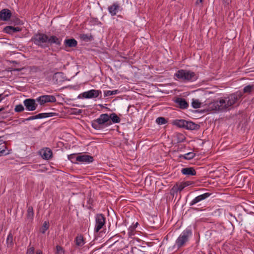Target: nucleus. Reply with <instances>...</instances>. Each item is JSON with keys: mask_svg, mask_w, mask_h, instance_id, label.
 Returning <instances> with one entry per match:
<instances>
[{"mask_svg": "<svg viewBox=\"0 0 254 254\" xmlns=\"http://www.w3.org/2000/svg\"><path fill=\"white\" fill-rule=\"evenodd\" d=\"M111 125V121L109 120L108 114L106 113L101 114L99 118L91 122L92 127L97 130L103 129Z\"/></svg>", "mask_w": 254, "mask_h": 254, "instance_id": "f03ea898", "label": "nucleus"}, {"mask_svg": "<svg viewBox=\"0 0 254 254\" xmlns=\"http://www.w3.org/2000/svg\"><path fill=\"white\" fill-rule=\"evenodd\" d=\"M175 76L179 79L187 81H194L198 78L194 72L184 69L179 70L175 73Z\"/></svg>", "mask_w": 254, "mask_h": 254, "instance_id": "20e7f679", "label": "nucleus"}, {"mask_svg": "<svg viewBox=\"0 0 254 254\" xmlns=\"http://www.w3.org/2000/svg\"><path fill=\"white\" fill-rule=\"evenodd\" d=\"M42 157L45 160L51 159L53 155V152L49 148H45L40 152Z\"/></svg>", "mask_w": 254, "mask_h": 254, "instance_id": "4468645a", "label": "nucleus"}, {"mask_svg": "<svg viewBox=\"0 0 254 254\" xmlns=\"http://www.w3.org/2000/svg\"><path fill=\"white\" fill-rule=\"evenodd\" d=\"M63 73L62 72H58L54 74L53 79L56 84H59L63 81Z\"/></svg>", "mask_w": 254, "mask_h": 254, "instance_id": "4be33fe9", "label": "nucleus"}, {"mask_svg": "<svg viewBox=\"0 0 254 254\" xmlns=\"http://www.w3.org/2000/svg\"><path fill=\"white\" fill-rule=\"evenodd\" d=\"M36 254H43L41 251L38 250L37 251Z\"/></svg>", "mask_w": 254, "mask_h": 254, "instance_id": "603ef678", "label": "nucleus"}, {"mask_svg": "<svg viewBox=\"0 0 254 254\" xmlns=\"http://www.w3.org/2000/svg\"><path fill=\"white\" fill-rule=\"evenodd\" d=\"M183 183H184V184L185 185V187H186L187 186H188L190 185L189 182H184Z\"/></svg>", "mask_w": 254, "mask_h": 254, "instance_id": "8fccbe9b", "label": "nucleus"}, {"mask_svg": "<svg viewBox=\"0 0 254 254\" xmlns=\"http://www.w3.org/2000/svg\"><path fill=\"white\" fill-rule=\"evenodd\" d=\"M64 251L63 248L59 245L56 246V251L55 254H64Z\"/></svg>", "mask_w": 254, "mask_h": 254, "instance_id": "f704fd0d", "label": "nucleus"}, {"mask_svg": "<svg viewBox=\"0 0 254 254\" xmlns=\"http://www.w3.org/2000/svg\"><path fill=\"white\" fill-rule=\"evenodd\" d=\"M36 100L41 105H43L47 103H55L56 102V98L54 95H45L37 98Z\"/></svg>", "mask_w": 254, "mask_h": 254, "instance_id": "6e6552de", "label": "nucleus"}, {"mask_svg": "<svg viewBox=\"0 0 254 254\" xmlns=\"http://www.w3.org/2000/svg\"><path fill=\"white\" fill-rule=\"evenodd\" d=\"M225 6H228L231 3V0H222Z\"/></svg>", "mask_w": 254, "mask_h": 254, "instance_id": "79ce46f5", "label": "nucleus"}, {"mask_svg": "<svg viewBox=\"0 0 254 254\" xmlns=\"http://www.w3.org/2000/svg\"><path fill=\"white\" fill-rule=\"evenodd\" d=\"M35 249L33 247L29 248L27 251L26 254H34Z\"/></svg>", "mask_w": 254, "mask_h": 254, "instance_id": "58836bf2", "label": "nucleus"}, {"mask_svg": "<svg viewBox=\"0 0 254 254\" xmlns=\"http://www.w3.org/2000/svg\"><path fill=\"white\" fill-rule=\"evenodd\" d=\"M242 96V92L238 91L228 95L224 98H221L219 100L211 102L208 105V110L216 111H226L229 107L237 103Z\"/></svg>", "mask_w": 254, "mask_h": 254, "instance_id": "f257e3e1", "label": "nucleus"}, {"mask_svg": "<svg viewBox=\"0 0 254 254\" xmlns=\"http://www.w3.org/2000/svg\"><path fill=\"white\" fill-rule=\"evenodd\" d=\"M35 119H36L35 116H33L25 119V121H31Z\"/></svg>", "mask_w": 254, "mask_h": 254, "instance_id": "a18cd8bd", "label": "nucleus"}, {"mask_svg": "<svg viewBox=\"0 0 254 254\" xmlns=\"http://www.w3.org/2000/svg\"><path fill=\"white\" fill-rule=\"evenodd\" d=\"M6 243L8 248H12L13 246V235L11 233H9L7 236Z\"/></svg>", "mask_w": 254, "mask_h": 254, "instance_id": "a878e982", "label": "nucleus"}, {"mask_svg": "<svg viewBox=\"0 0 254 254\" xmlns=\"http://www.w3.org/2000/svg\"><path fill=\"white\" fill-rule=\"evenodd\" d=\"M119 92L118 90H115L113 91L111 90H107L104 91V97L110 96L113 95H115Z\"/></svg>", "mask_w": 254, "mask_h": 254, "instance_id": "2f4dec72", "label": "nucleus"}, {"mask_svg": "<svg viewBox=\"0 0 254 254\" xmlns=\"http://www.w3.org/2000/svg\"><path fill=\"white\" fill-rule=\"evenodd\" d=\"M80 95L78 96V98L80 97ZM83 98L86 99L95 98L99 97L102 99V92L100 90L91 89L88 91L84 92L81 94Z\"/></svg>", "mask_w": 254, "mask_h": 254, "instance_id": "423d86ee", "label": "nucleus"}, {"mask_svg": "<svg viewBox=\"0 0 254 254\" xmlns=\"http://www.w3.org/2000/svg\"><path fill=\"white\" fill-rule=\"evenodd\" d=\"M54 114L53 113H45V118L53 117Z\"/></svg>", "mask_w": 254, "mask_h": 254, "instance_id": "c03bdc74", "label": "nucleus"}, {"mask_svg": "<svg viewBox=\"0 0 254 254\" xmlns=\"http://www.w3.org/2000/svg\"><path fill=\"white\" fill-rule=\"evenodd\" d=\"M199 128V125L195 124L192 121H186L185 129L188 130H197Z\"/></svg>", "mask_w": 254, "mask_h": 254, "instance_id": "f3484780", "label": "nucleus"}, {"mask_svg": "<svg viewBox=\"0 0 254 254\" xmlns=\"http://www.w3.org/2000/svg\"><path fill=\"white\" fill-rule=\"evenodd\" d=\"M36 119L45 118V113H40L37 115H35Z\"/></svg>", "mask_w": 254, "mask_h": 254, "instance_id": "a19ab883", "label": "nucleus"}, {"mask_svg": "<svg viewBox=\"0 0 254 254\" xmlns=\"http://www.w3.org/2000/svg\"><path fill=\"white\" fill-rule=\"evenodd\" d=\"M34 216L33 209L32 206H29L27 209V217L28 219H33Z\"/></svg>", "mask_w": 254, "mask_h": 254, "instance_id": "c756f323", "label": "nucleus"}, {"mask_svg": "<svg viewBox=\"0 0 254 254\" xmlns=\"http://www.w3.org/2000/svg\"><path fill=\"white\" fill-rule=\"evenodd\" d=\"M13 21L16 24H22V22L18 18H15V20H13Z\"/></svg>", "mask_w": 254, "mask_h": 254, "instance_id": "37998d69", "label": "nucleus"}, {"mask_svg": "<svg viewBox=\"0 0 254 254\" xmlns=\"http://www.w3.org/2000/svg\"><path fill=\"white\" fill-rule=\"evenodd\" d=\"M21 31V29L19 27H14L12 26H7L4 27L3 31L9 34H12L13 33L19 32Z\"/></svg>", "mask_w": 254, "mask_h": 254, "instance_id": "aec40b11", "label": "nucleus"}, {"mask_svg": "<svg viewBox=\"0 0 254 254\" xmlns=\"http://www.w3.org/2000/svg\"><path fill=\"white\" fill-rule=\"evenodd\" d=\"M152 227H154V228H157L158 227V226H152Z\"/></svg>", "mask_w": 254, "mask_h": 254, "instance_id": "13d9d810", "label": "nucleus"}, {"mask_svg": "<svg viewBox=\"0 0 254 254\" xmlns=\"http://www.w3.org/2000/svg\"><path fill=\"white\" fill-rule=\"evenodd\" d=\"M211 195V193L206 192L202 194L199 195L196 197H195L194 199H193L190 203V206H193V205L198 203L200 201H202Z\"/></svg>", "mask_w": 254, "mask_h": 254, "instance_id": "9b49d317", "label": "nucleus"}, {"mask_svg": "<svg viewBox=\"0 0 254 254\" xmlns=\"http://www.w3.org/2000/svg\"><path fill=\"white\" fill-rule=\"evenodd\" d=\"M201 103L197 99H193L192 100L191 106L193 108L197 109L200 107Z\"/></svg>", "mask_w": 254, "mask_h": 254, "instance_id": "7c9ffc66", "label": "nucleus"}, {"mask_svg": "<svg viewBox=\"0 0 254 254\" xmlns=\"http://www.w3.org/2000/svg\"><path fill=\"white\" fill-rule=\"evenodd\" d=\"M195 112L200 113H204L206 112L205 110H196L194 111Z\"/></svg>", "mask_w": 254, "mask_h": 254, "instance_id": "49530a36", "label": "nucleus"}, {"mask_svg": "<svg viewBox=\"0 0 254 254\" xmlns=\"http://www.w3.org/2000/svg\"><path fill=\"white\" fill-rule=\"evenodd\" d=\"M62 40V38H58L55 35H52L50 37H48V44H50V45H52L55 44L60 46L61 45Z\"/></svg>", "mask_w": 254, "mask_h": 254, "instance_id": "dca6fc26", "label": "nucleus"}, {"mask_svg": "<svg viewBox=\"0 0 254 254\" xmlns=\"http://www.w3.org/2000/svg\"><path fill=\"white\" fill-rule=\"evenodd\" d=\"M74 242L77 247H82L85 243L83 235H78L75 238Z\"/></svg>", "mask_w": 254, "mask_h": 254, "instance_id": "412c9836", "label": "nucleus"}, {"mask_svg": "<svg viewBox=\"0 0 254 254\" xmlns=\"http://www.w3.org/2000/svg\"><path fill=\"white\" fill-rule=\"evenodd\" d=\"M203 0H197L195 2L196 4H198L200 3H201Z\"/></svg>", "mask_w": 254, "mask_h": 254, "instance_id": "de8ad7c7", "label": "nucleus"}, {"mask_svg": "<svg viewBox=\"0 0 254 254\" xmlns=\"http://www.w3.org/2000/svg\"><path fill=\"white\" fill-rule=\"evenodd\" d=\"M209 254H212L211 253H209Z\"/></svg>", "mask_w": 254, "mask_h": 254, "instance_id": "bf43d9fd", "label": "nucleus"}, {"mask_svg": "<svg viewBox=\"0 0 254 254\" xmlns=\"http://www.w3.org/2000/svg\"><path fill=\"white\" fill-rule=\"evenodd\" d=\"M105 217L102 214H97L95 216L96 225L95 231L98 232L104 226L105 223Z\"/></svg>", "mask_w": 254, "mask_h": 254, "instance_id": "0eeeda50", "label": "nucleus"}, {"mask_svg": "<svg viewBox=\"0 0 254 254\" xmlns=\"http://www.w3.org/2000/svg\"><path fill=\"white\" fill-rule=\"evenodd\" d=\"M48 36L46 34L41 32L34 34L31 39V41L42 48H45L48 47Z\"/></svg>", "mask_w": 254, "mask_h": 254, "instance_id": "7ed1b4c3", "label": "nucleus"}, {"mask_svg": "<svg viewBox=\"0 0 254 254\" xmlns=\"http://www.w3.org/2000/svg\"><path fill=\"white\" fill-rule=\"evenodd\" d=\"M192 234L190 229H186L179 236L176 241V244L178 249L184 245L189 240V237Z\"/></svg>", "mask_w": 254, "mask_h": 254, "instance_id": "39448f33", "label": "nucleus"}, {"mask_svg": "<svg viewBox=\"0 0 254 254\" xmlns=\"http://www.w3.org/2000/svg\"><path fill=\"white\" fill-rule=\"evenodd\" d=\"M181 172L183 175L187 176H195L196 174L193 167L184 168L181 170Z\"/></svg>", "mask_w": 254, "mask_h": 254, "instance_id": "6ab92c4d", "label": "nucleus"}, {"mask_svg": "<svg viewBox=\"0 0 254 254\" xmlns=\"http://www.w3.org/2000/svg\"><path fill=\"white\" fill-rule=\"evenodd\" d=\"M92 201H93L92 200H91L90 198H89V200L88 201V203L89 204H91L92 203Z\"/></svg>", "mask_w": 254, "mask_h": 254, "instance_id": "5fc2aeb1", "label": "nucleus"}, {"mask_svg": "<svg viewBox=\"0 0 254 254\" xmlns=\"http://www.w3.org/2000/svg\"><path fill=\"white\" fill-rule=\"evenodd\" d=\"M181 136H182V137L181 139L179 140V141H178L179 142H182L185 139V138L182 134H181Z\"/></svg>", "mask_w": 254, "mask_h": 254, "instance_id": "09e8293b", "label": "nucleus"}, {"mask_svg": "<svg viewBox=\"0 0 254 254\" xmlns=\"http://www.w3.org/2000/svg\"><path fill=\"white\" fill-rule=\"evenodd\" d=\"M49 222L45 221L43 224V226L40 230L42 233L44 234L45 232L49 229Z\"/></svg>", "mask_w": 254, "mask_h": 254, "instance_id": "473e14b6", "label": "nucleus"}, {"mask_svg": "<svg viewBox=\"0 0 254 254\" xmlns=\"http://www.w3.org/2000/svg\"><path fill=\"white\" fill-rule=\"evenodd\" d=\"M118 17H119V18L122 17V16H121V15H118Z\"/></svg>", "mask_w": 254, "mask_h": 254, "instance_id": "4d7b16f0", "label": "nucleus"}, {"mask_svg": "<svg viewBox=\"0 0 254 254\" xmlns=\"http://www.w3.org/2000/svg\"><path fill=\"white\" fill-rule=\"evenodd\" d=\"M254 90V84L253 85H248L245 86L243 88V94L244 93H247L250 94L252 93V92Z\"/></svg>", "mask_w": 254, "mask_h": 254, "instance_id": "bb28decb", "label": "nucleus"}, {"mask_svg": "<svg viewBox=\"0 0 254 254\" xmlns=\"http://www.w3.org/2000/svg\"><path fill=\"white\" fill-rule=\"evenodd\" d=\"M186 121L183 119L175 120L173 121V125L179 127L185 128Z\"/></svg>", "mask_w": 254, "mask_h": 254, "instance_id": "5701e85b", "label": "nucleus"}, {"mask_svg": "<svg viewBox=\"0 0 254 254\" xmlns=\"http://www.w3.org/2000/svg\"><path fill=\"white\" fill-rule=\"evenodd\" d=\"M75 161L82 163H91L94 161V159L93 157L90 155L83 154L77 156L76 157Z\"/></svg>", "mask_w": 254, "mask_h": 254, "instance_id": "f8f14e48", "label": "nucleus"}, {"mask_svg": "<svg viewBox=\"0 0 254 254\" xmlns=\"http://www.w3.org/2000/svg\"><path fill=\"white\" fill-rule=\"evenodd\" d=\"M65 48H74L77 45V42L74 38L65 39L64 41Z\"/></svg>", "mask_w": 254, "mask_h": 254, "instance_id": "a211bd4d", "label": "nucleus"}, {"mask_svg": "<svg viewBox=\"0 0 254 254\" xmlns=\"http://www.w3.org/2000/svg\"><path fill=\"white\" fill-rule=\"evenodd\" d=\"M158 125H164L167 123V121L164 117H158L156 120Z\"/></svg>", "mask_w": 254, "mask_h": 254, "instance_id": "72a5a7b5", "label": "nucleus"}, {"mask_svg": "<svg viewBox=\"0 0 254 254\" xmlns=\"http://www.w3.org/2000/svg\"><path fill=\"white\" fill-rule=\"evenodd\" d=\"M80 39L85 42L91 41L93 40V37L91 34H82L80 35Z\"/></svg>", "mask_w": 254, "mask_h": 254, "instance_id": "393cba45", "label": "nucleus"}, {"mask_svg": "<svg viewBox=\"0 0 254 254\" xmlns=\"http://www.w3.org/2000/svg\"><path fill=\"white\" fill-rule=\"evenodd\" d=\"M178 188L179 191H181L185 188V185L183 183L178 184Z\"/></svg>", "mask_w": 254, "mask_h": 254, "instance_id": "ea45409f", "label": "nucleus"}, {"mask_svg": "<svg viewBox=\"0 0 254 254\" xmlns=\"http://www.w3.org/2000/svg\"><path fill=\"white\" fill-rule=\"evenodd\" d=\"M75 154H70L68 155V159L73 163H76L77 161H75L76 159Z\"/></svg>", "mask_w": 254, "mask_h": 254, "instance_id": "4c0bfd02", "label": "nucleus"}, {"mask_svg": "<svg viewBox=\"0 0 254 254\" xmlns=\"http://www.w3.org/2000/svg\"><path fill=\"white\" fill-rule=\"evenodd\" d=\"M13 70H14V71H20V69H18V68H15Z\"/></svg>", "mask_w": 254, "mask_h": 254, "instance_id": "6e6d98bb", "label": "nucleus"}, {"mask_svg": "<svg viewBox=\"0 0 254 254\" xmlns=\"http://www.w3.org/2000/svg\"><path fill=\"white\" fill-rule=\"evenodd\" d=\"M5 109V108L4 107H2L1 108H0V113L3 111Z\"/></svg>", "mask_w": 254, "mask_h": 254, "instance_id": "864d4df0", "label": "nucleus"}, {"mask_svg": "<svg viewBox=\"0 0 254 254\" xmlns=\"http://www.w3.org/2000/svg\"><path fill=\"white\" fill-rule=\"evenodd\" d=\"M3 94H0V102L3 99L4 97L2 96Z\"/></svg>", "mask_w": 254, "mask_h": 254, "instance_id": "3c124183", "label": "nucleus"}, {"mask_svg": "<svg viewBox=\"0 0 254 254\" xmlns=\"http://www.w3.org/2000/svg\"><path fill=\"white\" fill-rule=\"evenodd\" d=\"M138 225V223L136 222L135 224H132L131 226H130L128 229V234L129 236H131L134 234V231L136 228L137 227V225Z\"/></svg>", "mask_w": 254, "mask_h": 254, "instance_id": "c85d7f7f", "label": "nucleus"}, {"mask_svg": "<svg viewBox=\"0 0 254 254\" xmlns=\"http://www.w3.org/2000/svg\"><path fill=\"white\" fill-rule=\"evenodd\" d=\"M24 110V108L21 104L16 105L14 108L15 112L18 113L21 112L23 111Z\"/></svg>", "mask_w": 254, "mask_h": 254, "instance_id": "e433bc0d", "label": "nucleus"}, {"mask_svg": "<svg viewBox=\"0 0 254 254\" xmlns=\"http://www.w3.org/2000/svg\"><path fill=\"white\" fill-rule=\"evenodd\" d=\"M175 102L179 105V108L181 109H185L189 107V104L184 98H177Z\"/></svg>", "mask_w": 254, "mask_h": 254, "instance_id": "2eb2a0df", "label": "nucleus"}, {"mask_svg": "<svg viewBox=\"0 0 254 254\" xmlns=\"http://www.w3.org/2000/svg\"><path fill=\"white\" fill-rule=\"evenodd\" d=\"M108 9L110 14L112 16H115L119 11H121L122 8H121L120 4L116 2H114L111 5L109 6Z\"/></svg>", "mask_w": 254, "mask_h": 254, "instance_id": "9d476101", "label": "nucleus"}, {"mask_svg": "<svg viewBox=\"0 0 254 254\" xmlns=\"http://www.w3.org/2000/svg\"><path fill=\"white\" fill-rule=\"evenodd\" d=\"M195 156V154L193 152H189L185 155H180L179 157L186 160H190L193 158Z\"/></svg>", "mask_w": 254, "mask_h": 254, "instance_id": "cd10ccee", "label": "nucleus"}, {"mask_svg": "<svg viewBox=\"0 0 254 254\" xmlns=\"http://www.w3.org/2000/svg\"><path fill=\"white\" fill-rule=\"evenodd\" d=\"M23 104L26 110L29 111L35 110L38 106V105L35 103V100L33 99H26L24 101Z\"/></svg>", "mask_w": 254, "mask_h": 254, "instance_id": "1a4fd4ad", "label": "nucleus"}, {"mask_svg": "<svg viewBox=\"0 0 254 254\" xmlns=\"http://www.w3.org/2000/svg\"><path fill=\"white\" fill-rule=\"evenodd\" d=\"M109 120L111 121L112 124L119 123L121 119L116 113H112L110 115H108Z\"/></svg>", "mask_w": 254, "mask_h": 254, "instance_id": "b1692460", "label": "nucleus"}, {"mask_svg": "<svg viewBox=\"0 0 254 254\" xmlns=\"http://www.w3.org/2000/svg\"><path fill=\"white\" fill-rule=\"evenodd\" d=\"M11 16V12L8 9L4 8L0 11V19L3 21L8 20Z\"/></svg>", "mask_w": 254, "mask_h": 254, "instance_id": "ddd939ff", "label": "nucleus"}, {"mask_svg": "<svg viewBox=\"0 0 254 254\" xmlns=\"http://www.w3.org/2000/svg\"><path fill=\"white\" fill-rule=\"evenodd\" d=\"M178 191H179L178 188V183L175 185L173 188L171 189L170 190V193L171 195L174 194V193H177Z\"/></svg>", "mask_w": 254, "mask_h": 254, "instance_id": "c9c22d12", "label": "nucleus"}]
</instances>
